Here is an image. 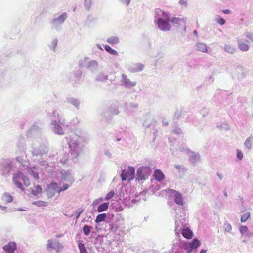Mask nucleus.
<instances>
[{
    "label": "nucleus",
    "instance_id": "0eeeda50",
    "mask_svg": "<svg viewBox=\"0 0 253 253\" xmlns=\"http://www.w3.org/2000/svg\"><path fill=\"white\" fill-rule=\"evenodd\" d=\"M246 75V69L242 66H238L235 69V72L233 74V76L238 80H241L245 77Z\"/></svg>",
    "mask_w": 253,
    "mask_h": 253
},
{
    "label": "nucleus",
    "instance_id": "b1692460",
    "mask_svg": "<svg viewBox=\"0 0 253 253\" xmlns=\"http://www.w3.org/2000/svg\"><path fill=\"white\" fill-rule=\"evenodd\" d=\"M33 204L38 207H46L48 205V203L44 201L39 200L33 202Z\"/></svg>",
    "mask_w": 253,
    "mask_h": 253
},
{
    "label": "nucleus",
    "instance_id": "4be33fe9",
    "mask_svg": "<svg viewBox=\"0 0 253 253\" xmlns=\"http://www.w3.org/2000/svg\"><path fill=\"white\" fill-rule=\"evenodd\" d=\"M217 127L220 130H228L230 129L229 125L226 123H221L220 125L218 124Z\"/></svg>",
    "mask_w": 253,
    "mask_h": 253
},
{
    "label": "nucleus",
    "instance_id": "f8f14e48",
    "mask_svg": "<svg viewBox=\"0 0 253 253\" xmlns=\"http://www.w3.org/2000/svg\"><path fill=\"white\" fill-rule=\"evenodd\" d=\"M153 177L156 180L158 181H161L165 178V175L162 171L159 169H156L154 171Z\"/></svg>",
    "mask_w": 253,
    "mask_h": 253
},
{
    "label": "nucleus",
    "instance_id": "c9c22d12",
    "mask_svg": "<svg viewBox=\"0 0 253 253\" xmlns=\"http://www.w3.org/2000/svg\"><path fill=\"white\" fill-rule=\"evenodd\" d=\"M114 195V191H110L109 192L106 196L105 198V200H109L110 199H111V198H112L113 197V196Z\"/></svg>",
    "mask_w": 253,
    "mask_h": 253
},
{
    "label": "nucleus",
    "instance_id": "bb28decb",
    "mask_svg": "<svg viewBox=\"0 0 253 253\" xmlns=\"http://www.w3.org/2000/svg\"><path fill=\"white\" fill-rule=\"evenodd\" d=\"M91 227L87 225H85L83 228V231L86 236L88 235L91 232Z\"/></svg>",
    "mask_w": 253,
    "mask_h": 253
},
{
    "label": "nucleus",
    "instance_id": "9d476101",
    "mask_svg": "<svg viewBox=\"0 0 253 253\" xmlns=\"http://www.w3.org/2000/svg\"><path fill=\"white\" fill-rule=\"evenodd\" d=\"M171 191L172 193L174 194V201L175 203L177 204L183 205V199L181 194L174 190H171Z\"/></svg>",
    "mask_w": 253,
    "mask_h": 253
},
{
    "label": "nucleus",
    "instance_id": "5fc2aeb1",
    "mask_svg": "<svg viewBox=\"0 0 253 253\" xmlns=\"http://www.w3.org/2000/svg\"><path fill=\"white\" fill-rule=\"evenodd\" d=\"M2 175H4V173L3 172H2L1 173Z\"/></svg>",
    "mask_w": 253,
    "mask_h": 253
},
{
    "label": "nucleus",
    "instance_id": "3c124183",
    "mask_svg": "<svg viewBox=\"0 0 253 253\" xmlns=\"http://www.w3.org/2000/svg\"><path fill=\"white\" fill-rule=\"evenodd\" d=\"M205 253V251L204 250H202L200 253Z\"/></svg>",
    "mask_w": 253,
    "mask_h": 253
},
{
    "label": "nucleus",
    "instance_id": "f704fd0d",
    "mask_svg": "<svg viewBox=\"0 0 253 253\" xmlns=\"http://www.w3.org/2000/svg\"><path fill=\"white\" fill-rule=\"evenodd\" d=\"M29 174L32 176L35 179L38 180L39 179V176L37 172H35L33 170H30L29 172Z\"/></svg>",
    "mask_w": 253,
    "mask_h": 253
},
{
    "label": "nucleus",
    "instance_id": "8fccbe9b",
    "mask_svg": "<svg viewBox=\"0 0 253 253\" xmlns=\"http://www.w3.org/2000/svg\"><path fill=\"white\" fill-rule=\"evenodd\" d=\"M185 249L187 251V252H189V253L191 251V250H188V249L186 247L185 248Z\"/></svg>",
    "mask_w": 253,
    "mask_h": 253
},
{
    "label": "nucleus",
    "instance_id": "f3484780",
    "mask_svg": "<svg viewBox=\"0 0 253 253\" xmlns=\"http://www.w3.org/2000/svg\"><path fill=\"white\" fill-rule=\"evenodd\" d=\"M2 201L5 203H9L13 201V197L7 193L3 194L1 198Z\"/></svg>",
    "mask_w": 253,
    "mask_h": 253
},
{
    "label": "nucleus",
    "instance_id": "f257e3e1",
    "mask_svg": "<svg viewBox=\"0 0 253 253\" xmlns=\"http://www.w3.org/2000/svg\"><path fill=\"white\" fill-rule=\"evenodd\" d=\"M13 181L18 188L22 190H24L25 188L22 185V182L26 187L29 186L31 183L29 178L21 172H18L13 174Z\"/></svg>",
    "mask_w": 253,
    "mask_h": 253
},
{
    "label": "nucleus",
    "instance_id": "412c9836",
    "mask_svg": "<svg viewBox=\"0 0 253 253\" xmlns=\"http://www.w3.org/2000/svg\"><path fill=\"white\" fill-rule=\"evenodd\" d=\"M35 189L32 190V194L35 196H37L39 194L41 193L42 192V189L39 185H37L34 187Z\"/></svg>",
    "mask_w": 253,
    "mask_h": 253
},
{
    "label": "nucleus",
    "instance_id": "a211bd4d",
    "mask_svg": "<svg viewBox=\"0 0 253 253\" xmlns=\"http://www.w3.org/2000/svg\"><path fill=\"white\" fill-rule=\"evenodd\" d=\"M109 202H105L100 204L97 208V211L99 212H103L105 211L109 207Z\"/></svg>",
    "mask_w": 253,
    "mask_h": 253
},
{
    "label": "nucleus",
    "instance_id": "37998d69",
    "mask_svg": "<svg viewBox=\"0 0 253 253\" xmlns=\"http://www.w3.org/2000/svg\"><path fill=\"white\" fill-rule=\"evenodd\" d=\"M222 12L223 13H224L225 14H229L231 13V11L230 10L227 9L223 10Z\"/></svg>",
    "mask_w": 253,
    "mask_h": 253
},
{
    "label": "nucleus",
    "instance_id": "09e8293b",
    "mask_svg": "<svg viewBox=\"0 0 253 253\" xmlns=\"http://www.w3.org/2000/svg\"><path fill=\"white\" fill-rule=\"evenodd\" d=\"M209 80L211 82H213L214 81V79L212 78V76H210V78H209Z\"/></svg>",
    "mask_w": 253,
    "mask_h": 253
},
{
    "label": "nucleus",
    "instance_id": "dca6fc26",
    "mask_svg": "<svg viewBox=\"0 0 253 253\" xmlns=\"http://www.w3.org/2000/svg\"><path fill=\"white\" fill-rule=\"evenodd\" d=\"M238 46L242 51H247L249 49V46L246 43L242 42L240 40H238Z\"/></svg>",
    "mask_w": 253,
    "mask_h": 253
},
{
    "label": "nucleus",
    "instance_id": "c03bdc74",
    "mask_svg": "<svg viewBox=\"0 0 253 253\" xmlns=\"http://www.w3.org/2000/svg\"><path fill=\"white\" fill-rule=\"evenodd\" d=\"M217 176L218 177V178H219V179L220 180H221L223 179V175H222L221 173L217 172Z\"/></svg>",
    "mask_w": 253,
    "mask_h": 253
},
{
    "label": "nucleus",
    "instance_id": "864d4df0",
    "mask_svg": "<svg viewBox=\"0 0 253 253\" xmlns=\"http://www.w3.org/2000/svg\"><path fill=\"white\" fill-rule=\"evenodd\" d=\"M8 172H9V171L10 167H8Z\"/></svg>",
    "mask_w": 253,
    "mask_h": 253
},
{
    "label": "nucleus",
    "instance_id": "603ef678",
    "mask_svg": "<svg viewBox=\"0 0 253 253\" xmlns=\"http://www.w3.org/2000/svg\"><path fill=\"white\" fill-rule=\"evenodd\" d=\"M194 34H196H196H197V32L196 30H195V31H194Z\"/></svg>",
    "mask_w": 253,
    "mask_h": 253
},
{
    "label": "nucleus",
    "instance_id": "a878e982",
    "mask_svg": "<svg viewBox=\"0 0 253 253\" xmlns=\"http://www.w3.org/2000/svg\"><path fill=\"white\" fill-rule=\"evenodd\" d=\"M104 48L106 51H107L109 53H110L111 55H118L117 52L116 51H115V50L113 49L112 48H111V47H110L108 45H105Z\"/></svg>",
    "mask_w": 253,
    "mask_h": 253
},
{
    "label": "nucleus",
    "instance_id": "a18cd8bd",
    "mask_svg": "<svg viewBox=\"0 0 253 253\" xmlns=\"http://www.w3.org/2000/svg\"><path fill=\"white\" fill-rule=\"evenodd\" d=\"M123 2L125 3L126 5H128L130 2V0H122Z\"/></svg>",
    "mask_w": 253,
    "mask_h": 253
},
{
    "label": "nucleus",
    "instance_id": "f03ea898",
    "mask_svg": "<svg viewBox=\"0 0 253 253\" xmlns=\"http://www.w3.org/2000/svg\"><path fill=\"white\" fill-rule=\"evenodd\" d=\"M151 173V169L149 167H142L137 172V179L139 180H145Z\"/></svg>",
    "mask_w": 253,
    "mask_h": 253
},
{
    "label": "nucleus",
    "instance_id": "49530a36",
    "mask_svg": "<svg viewBox=\"0 0 253 253\" xmlns=\"http://www.w3.org/2000/svg\"><path fill=\"white\" fill-rule=\"evenodd\" d=\"M223 195L225 198H227L228 197V194L226 190H224L223 192Z\"/></svg>",
    "mask_w": 253,
    "mask_h": 253
},
{
    "label": "nucleus",
    "instance_id": "1a4fd4ad",
    "mask_svg": "<svg viewBox=\"0 0 253 253\" xmlns=\"http://www.w3.org/2000/svg\"><path fill=\"white\" fill-rule=\"evenodd\" d=\"M17 245L14 242H10L7 245L3 246V250L5 252L8 253H11L14 252L16 249Z\"/></svg>",
    "mask_w": 253,
    "mask_h": 253
},
{
    "label": "nucleus",
    "instance_id": "cd10ccee",
    "mask_svg": "<svg viewBox=\"0 0 253 253\" xmlns=\"http://www.w3.org/2000/svg\"><path fill=\"white\" fill-rule=\"evenodd\" d=\"M239 231L241 234L243 236H245V235L247 233L248 231H249L248 228L247 226H241L239 227Z\"/></svg>",
    "mask_w": 253,
    "mask_h": 253
},
{
    "label": "nucleus",
    "instance_id": "aec40b11",
    "mask_svg": "<svg viewBox=\"0 0 253 253\" xmlns=\"http://www.w3.org/2000/svg\"><path fill=\"white\" fill-rule=\"evenodd\" d=\"M253 139L252 136H250L246 139L244 142V145L248 149L250 150L252 148Z\"/></svg>",
    "mask_w": 253,
    "mask_h": 253
},
{
    "label": "nucleus",
    "instance_id": "a19ab883",
    "mask_svg": "<svg viewBox=\"0 0 253 253\" xmlns=\"http://www.w3.org/2000/svg\"><path fill=\"white\" fill-rule=\"evenodd\" d=\"M103 201L102 198H100L98 199H96V200L94 201L93 202V205H95L98 204L100 202Z\"/></svg>",
    "mask_w": 253,
    "mask_h": 253
},
{
    "label": "nucleus",
    "instance_id": "39448f33",
    "mask_svg": "<svg viewBox=\"0 0 253 253\" xmlns=\"http://www.w3.org/2000/svg\"><path fill=\"white\" fill-rule=\"evenodd\" d=\"M170 22H171L177 29L183 31L186 30V22L183 19L173 17L171 19Z\"/></svg>",
    "mask_w": 253,
    "mask_h": 253
},
{
    "label": "nucleus",
    "instance_id": "473e14b6",
    "mask_svg": "<svg viewBox=\"0 0 253 253\" xmlns=\"http://www.w3.org/2000/svg\"><path fill=\"white\" fill-rule=\"evenodd\" d=\"M67 14L66 13H64L61 16H60L58 18L55 19V21H58L59 22L62 23L66 19Z\"/></svg>",
    "mask_w": 253,
    "mask_h": 253
},
{
    "label": "nucleus",
    "instance_id": "de8ad7c7",
    "mask_svg": "<svg viewBox=\"0 0 253 253\" xmlns=\"http://www.w3.org/2000/svg\"><path fill=\"white\" fill-rule=\"evenodd\" d=\"M0 208H1L2 210H3V211H6V208H7V207H6L1 206H0Z\"/></svg>",
    "mask_w": 253,
    "mask_h": 253
},
{
    "label": "nucleus",
    "instance_id": "6e6552de",
    "mask_svg": "<svg viewBox=\"0 0 253 253\" xmlns=\"http://www.w3.org/2000/svg\"><path fill=\"white\" fill-rule=\"evenodd\" d=\"M181 233L182 236L187 239H191L193 236L192 231L186 225L183 226Z\"/></svg>",
    "mask_w": 253,
    "mask_h": 253
},
{
    "label": "nucleus",
    "instance_id": "c756f323",
    "mask_svg": "<svg viewBox=\"0 0 253 253\" xmlns=\"http://www.w3.org/2000/svg\"><path fill=\"white\" fill-rule=\"evenodd\" d=\"M250 217V213L246 212L243 214L241 217V222H245Z\"/></svg>",
    "mask_w": 253,
    "mask_h": 253
},
{
    "label": "nucleus",
    "instance_id": "5701e85b",
    "mask_svg": "<svg viewBox=\"0 0 253 253\" xmlns=\"http://www.w3.org/2000/svg\"><path fill=\"white\" fill-rule=\"evenodd\" d=\"M107 41L108 42L112 44H115L119 42V40L118 38L117 37H111L107 39Z\"/></svg>",
    "mask_w": 253,
    "mask_h": 253
},
{
    "label": "nucleus",
    "instance_id": "58836bf2",
    "mask_svg": "<svg viewBox=\"0 0 253 253\" xmlns=\"http://www.w3.org/2000/svg\"><path fill=\"white\" fill-rule=\"evenodd\" d=\"M47 249H50L53 248V243L51 240H48V243L47 244Z\"/></svg>",
    "mask_w": 253,
    "mask_h": 253
},
{
    "label": "nucleus",
    "instance_id": "79ce46f5",
    "mask_svg": "<svg viewBox=\"0 0 253 253\" xmlns=\"http://www.w3.org/2000/svg\"><path fill=\"white\" fill-rule=\"evenodd\" d=\"M245 236H246L247 237H252L253 236V233L250 232L249 231H248L247 233H246Z\"/></svg>",
    "mask_w": 253,
    "mask_h": 253
},
{
    "label": "nucleus",
    "instance_id": "72a5a7b5",
    "mask_svg": "<svg viewBox=\"0 0 253 253\" xmlns=\"http://www.w3.org/2000/svg\"><path fill=\"white\" fill-rule=\"evenodd\" d=\"M224 228L226 232H230L232 229L231 225L228 222H225L224 224Z\"/></svg>",
    "mask_w": 253,
    "mask_h": 253
},
{
    "label": "nucleus",
    "instance_id": "ea45409f",
    "mask_svg": "<svg viewBox=\"0 0 253 253\" xmlns=\"http://www.w3.org/2000/svg\"><path fill=\"white\" fill-rule=\"evenodd\" d=\"M69 187V185L67 184H64L63 185L62 188L59 187V189L61 190V192L67 189Z\"/></svg>",
    "mask_w": 253,
    "mask_h": 253
},
{
    "label": "nucleus",
    "instance_id": "7ed1b4c3",
    "mask_svg": "<svg viewBox=\"0 0 253 253\" xmlns=\"http://www.w3.org/2000/svg\"><path fill=\"white\" fill-rule=\"evenodd\" d=\"M134 174L135 169L132 167L129 166L127 170H123L122 171L121 177L123 181H125L127 178L129 179V180H132L134 178Z\"/></svg>",
    "mask_w": 253,
    "mask_h": 253
},
{
    "label": "nucleus",
    "instance_id": "e433bc0d",
    "mask_svg": "<svg viewBox=\"0 0 253 253\" xmlns=\"http://www.w3.org/2000/svg\"><path fill=\"white\" fill-rule=\"evenodd\" d=\"M243 153H242V151L239 149H237V158L239 160H241L243 159Z\"/></svg>",
    "mask_w": 253,
    "mask_h": 253
},
{
    "label": "nucleus",
    "instance_id": "2f4dec72",
    "mask_svg": "<svg viewBox=\"0 0 253 253\" xmlns=\"http://www.w3.org/2000/svg\"><path fill=\"white\" fill-rule=\"evenodd\" d=\"M215 21L220 25H223L226 22V21L224 18L219 16H217L216 17Z\"/></svg>",
    "mask_w": 253,
    "mask_h": 253
},
{
    "label": "nucleus",
    "instance_id": "7c9ffc66",
    "mask_svg": "<svg viewBox=\"0 0 253 253\" xmlns=\"http://www.w3.org/2000/svg\"><path fill=\"white\" fill-rule=\"evenodd\" d=\"M245 35L248 39V40L247 41L248 42H253V33L247 32L246 33H245Z\"/></svg>",
    "mask_w": 253,
    "mask_h": 253
},
{
    "label": "nucleus",
    "instance_id": "ddd939ff",
    "mask_svg": "<svg viewBox=\"0 0 253 253\" xmlns=\"http://www.w3.org/2000/svg\"><path fill=\"white\" fill-rule=\"evenodd\" d=\"M223 48L226 53L230 54H234L236 51V47L234 45L229 44H224Z\"/></svg>",
    "mask_w": 253,
    "mask_h": 253
},
{
    "label": "nucleus",
    "instance_id": "2eb2a0df",
    "mask_svg": "<svg viewBox=\"0 0 253 253\" xmlns=\"http://www.w3.org/2000/svg\"><path fill=\"white\" fill-rule=\"evenodd\" d=\"M122 78L125 84L128 87H132L135 85V82L131 81L127 77V76L125 74H123Z\"/></svg>",
    "mask_w": 253,
    "mask_h": 253
},
{
    "label": "nucleus",
    "instance_id": "20e7f679",
    "mask_svg": "<svg viewBox=\"0 0 253 253\" xmlns=\"http://www.w3.org/2000/svg\"><path fill=\"white\" fill-rule=\"evenodd\" d=\"M61 190L59 189L57 184L55 182H52L50 184L47 186L46 189L47 196L49 198L53 197L56 193H60Z\"/></svg>",
    "mask_w": 253,
    "mask_h": 253
},
{
    "label": "nucleus",
    "instance_id": "9b49d317",
    "mask_svg": "<svg viewBox=\"0 0 253 253\" xmlns=\"http://www.w3.org/2000/svg\"><path fill=\"white\" fill-rule=\"evenodd\" d=\"M72 139H69L68 141L69 143V146L71 149H75L79 145V141L78 140V137L74 135V137H72Z\"/></svg>",
    "mask_w": 253,
    "mask_h": 253
},
{
    "label": "nucleus",
    "instance_id": "6e6d98bb",
    "mask_svg": "<svg viewBox=\"0 0 253 253\" xmlns=\"http://www.w3.org/2000/svg\"><path fill=\"white\" fill-rule=\"evenodd\" d=\"M176 168H180V167H178V166H177V167H176Z\"/></svg>",
    "mask_w": 253,
    "mask_h": 253
},
{
    "label": "nucleus",
    "instance_id": "4c0bfd02",
    "mask_svg": "<svg viewBox=\"0 0 253 253\" xmlns=\"http://www.w3.org/2000/svg\"><path fill=\"white\" fill-rule=\"evenodd\" d=\"M162 15V17L166 20H167L168 21H170L171 20L169 19V15L167 13H166L163 11Z\"/></svg>",
    "mask_w": 253,
    "mask_h": 253
},
{
    "label": "nucleus",
    "instance_id": "423d86ee",
    "mask_svg": "<svg viewBox=\"0 0 253 253\" xmlns=\"http://www.w3.org/2000/svg\"><path fill=\"white\" fill-rule=\"evenodd\" d=\"M157 24L159 28L162 31H169L171 28L170 24L162 18L158 19Z\"/></svg>",
    "mask_w": 253,
    "mask_h": 253
},
{
    "label": "nucleus",
    "instance_id": "393cba45",
    "mask_svg": "<svg viewBox=\"0 0 253 253\" xmlns=\"http://www.w3.org/2000/svg\"><path fill=\"white\" fill-rule=\"evenodd\" d=\"M106 217V214L105 213H101L97 215L95 219V222L96 223H100L104 221Z\"/></svg>",
    "mask_w": 253,
    "mask_h": 253
},
{
    "label": "nucleus",
    "instance_id": "6ab92c4d",
    "mask_svg": "<svg viewBox=\"0 0 253 253\" xmlns=\"http://www.w3.org/2000/svg\"><path fill=\"white\" fill-rule=\"evenodd\" d=\"M200 245V241L197 238H194L193 241L189 244L191 249H196Z\"/></svg>",
    "mask_w": 253,
    "mask_h": 253
},
{
    "label": "nucleus",
    "instance_id": "c85d7f7f",
    "mask_svg": "<svg viewBox=\"0 0 253 253\" xmlns=\"http://www.w3.org/2000/svg\"><path fill=\"white\" fill-rule=\"evenodd\" d=\"M78 246L80 253H87L86 249L84 244L79 243Z\"/></svg>",
    "mask_w": 253,
    "mask_h": 253
},
{
    "label": "nucleus",
    "instance_id": "4468645a",
    "mask_svg": "<svg viewBox=\"0 0 253 253\" xmlns=\"http://www.w3.org/2000/svg\"><path fill=\"white\" fill-rule=\"evenodd\" d=\"M52 124L54 126V131L56 133L59 135L64 134V131L62 130L61 126L57 124L56 121H54L52 122Z\"/></svg>",
    "mask_w": 253,
    "mask_h": 253
}]
</instances>
